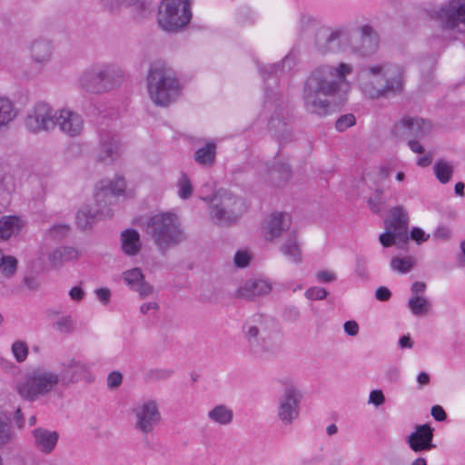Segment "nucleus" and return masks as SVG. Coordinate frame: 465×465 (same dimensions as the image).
Returning <instances> with one entry per match:
<instances>
[{"mask_svg":"<svg viewBox=\"0 0 465 465\" xmlns=\"http://www.w3.org/2000/svg\"><path fill=\"white\" fill-rule=\"evenodd\" d=\"M434 429L429 424L417 425L406 440L410 449L414 452L429 451L436 448L433 441Z\"/></svg>","mask_w":465,"mask_h":465,"instance_id":"21","label":"nucleus"},{"mask_svg":"<svg viewBox=\"0 0 465 465\" xmlns=\"http://www.w3.org/2000/svg\"><path fill=\"white\" fill-rule=\"evenodd\" d=\"M302 393L292 384H285L277 401V417L283 425H291L300 415Z\"/></svg>","mask_w":465,"mask_h":465,"instance_id":"12","label":"nucleus"},{"mask_svg":"<svg viewBox=\"0 0 465 465\" xmlns=\"http://www.w3.org/2000/svg\"><path fill=\"white\" fill-rule=\"evenodd\" d=\"M355 117L351 114H344L340 116L335 124V127L339 132H343L349 127L355 124Z\"/></svg>","mask_w":465,"mask_h":465,"instance_id":"52","label":"nucleus"},{"mask_svg":"<svg viewBox=\"0 0 465 465\" xmlns=\"http://www.w3.org/2000/svg\"><path fill=\"white\" fill-rule=\"evenodd\" d=\"M19 219L16 216H4L0 219V238L9 239L19 231Z\"/></svg>","mask_w":465,"mask_h":465,"instance_id":"37","label":"nucleus"},{"mask_svg":"<svg viewBox=\"0 0 465 465\" xmlns=\"http://www.w3.org/2000/svg\"><path fill=\"white\" fill-rule=\"evenodd\" d=\"M379 240L383 247L397 245L399 248L403 249L406 245L403 243H399V237L396 232L387 229L383 233L380 235Z\"/></svg>","mask_w":465,"mask_h":465,"instance_id":"49","label":"nucleus"},{"mask_svg":"<svg viewBox=\"0 0 465 465\" xmlns=\"http://www.w3.org/2000/svg\"><path fill=\"white\" fill-rule=\"evenodd\" d=\"M122 278L132 291L139 294L141 299L151 296L154 292V287L145 281L143 271L138 267L124 271Z\"/></svg>","mask_w":465,"mask_h":465,"instance_id":"24","label":"nucleus"},{"mask_svg":"<svg viewBox=\"0 0 465 465\" xmlns=\"http://www.w3.org/2000/svg\"><path fill=\"white\" fill-rule=\"evenodd\" d=\"M77 256L78 252L74 247L62 246L51 252L48 256V260L51 266L58 268L62 266L64 262L75 259Z\"/></svg>","mask_w":465,"mask_h":465,"instance_id":"34","label":"nucleus"},{"mask_svg":"<svg viewBox=\"0 0 465 465\" xmlns=\"http://www.w3.org/2000/svg\"><path fill=\"white\" fill-rule=\"evenodd\" d=\"M34 446L42 453H51L59 440V433L55 430H49L47 429L39 427L32 432Z\"/></svg>","mask_w":465,"mask_h":465,"instance_id":"25","label":"nucleus"},{"mask_svg":"<svg viewBox=\"0 0 465 465\" xmlns=\"http://www.w3.org/2000/svg\"><path fill=\"white\" fill-rule=\"evenodd\" d=\"M173 371L170 369H152L144 374V380L147 382H153L158 381H165L171 378Z\"/></svg>","mask_w":465,"mask_h":465,"instance_id":"46","label":"nucleus"},{"mask_svg":"<svg viewBox=\"0 0 465 465\" xmlns=\"http://www.w3.org/2000/svg\"><path fill=\"white\" fill-rule=\"evenodd\" d=\"M250 259L247 252L238 251L234 255V264L239 268H244L249 264Z\"/></svg>","mask_w":465,"mask_h":465,"instance_id":"57","label":"nucleus"},{"mask_svg":"<svg viewBox=\"0 0 465 465\" xmlns=\"http://www.w3.org/2000/svg\"><path fill=\"white\" fill-rule=\"evenodd\" d=\"M270 181L275 186H281L291 177V169L289 165L280 163H276L268 170Z\"/></svg>","mask_w":465,"mask_h":465,"instance_id":"36","label":"nucleus"},{"mask_svg":"<svg viewBox=\"0 0 465 465\" xmlns=\"http://www.w3.org/2000/svg\"><path fill=\"white\" fill-rule=\"evenodd\" d=\"M192 18L190 0H163L159 7L158 23L168 32L185 26Z\"/></svg>","mask_w":465,"mask_h":465,"instance_id":"11","label":"nucleus"},{"mask_svg":"<svg viewBox=\"0 0 465 465\" xmlns=\"http://www.w3.org/2000/svg\"><path fill=\"white\" fill-rule=\"evenodd\" d=\"M54 47L52 42L39 38L32 42L30 46L31 57L36 64H46L53 55Z\"/></svg>","mask_w":465,"mask_h":465,"instance_id":"30","label":"nucleus"},{"mask_svg":"<svg viewBox=\"0 0 465 465\" xmlns=\"http://www.w3.org/2000/svg\"><path fill=\"white\" fill-rule=\"evenodd\" d=\"M408 307L415 316L424 315L428 312L430 303L423 296H411L408 302Z\"/></svg>","mask_w":465,"mask_h":465,"instance_id":"41","label":"nucleus"},{"mask_svg":"<svg viewBox=\"0 0 465 465\" xmlns=\"http://www.w3.org/2000/svg\"><path fill=\"white\" fill-rule=\"evenodd\" d=\"M59 382L58 373L37 368L17 383L16 391L23 400L33 402L50 393Z\"/></svg>","mask_w":465,"mask_h":465,"instance_id":"8","label":"nucleus"},{"mask_svg":"<svg viewBox=\"0 0 465 465\" xmlns=\"http://www.w3.org/2000/svg\"><path fill=\"white\" fill-rule=\"evenodd\" d=\"M360 39L352 43L349 41L348 50L358 56L365 57L373 54L379 47V35L370 25H362L358 27Z\"/></svg>","mask_w":465,"mask_h":465,"instance_id":"18","label":"nucleus"},{"mask_svg":"<svg viewBox=\"0 0 465 465\" xmlns=\"http://www.w3.org/2000/svg\"><path fill=\"white\" fill-rule=\"evenodd\" d=\"M242 332L250 352L259 355L270 351L271 347L265 335V329L246 322L242 327Z\"/></svg>","mask_w":465,"mask_h":465,"instance_id":"22","label":"nucleus"},{"mask_svg":"<svg viewBox=\"0 0 465 465\" xmlns=\"http://www.w3.org/2000/svg\"><path fill=\"white\" fill-rule=\"evenodd\" d=\"M301 312L298 307L294 305H288L284 308L282 318L287 322H295L299 320Z\"/></svg>","mask_w":465,"mask_h":465,"instance_id":"53","label":"nucleus"},{"mask_svg":"<svg viewBox=\"0 0 465 465\" xmlns=\"http://www.w3.org/2000/svg\"><path fill=\"white\" fill-rule=\"evenodd\" d=\"M298 63L295 52L291 51L278 63L262 65L259 72L265 84L264 104L262 114L268 120L271 128L285 125L287 107L282 95L274 92L282 74L292 71Z\"/></svg>","mask_w":465,"mask_h":465,"instance_id":"2","label":"nucleus"},{"mask_svg":"<svg viewBox=\"0 0 465 465\" xmlns=\"http://www.w3.org/2000/svg\"><path fill=\"white\" fill-rule=\"evenodd\" d=\"M370 404L379 407L385 402V396L381 390H373L370 392L369 401Z\"/></svg>","mask_w":465,"mask_h":465,"instance_id":"56","label":"nucleus"},{"mask_svg":"<svg viewBox=\"0 0 465 465\" xmlns=\"http://www.w3.org/2000/svg\"><path fill=\"white\" fill-rule=\"evenodd\" d=\"M16 116V111L12 101L0 96V128L7 125Z\"/></svg>","mask_w":465,"mask_h":465,"instance_id":"38","label":"nucleus"},{"mask_svg":"<svg viewBox=\"0 0 465 465\" xmlns=\"http://www.w3.org/2000/svg\"><path fill=\"white\" fill-rule=\"evenodd\" d=\"M95 66L100 75L104 92L114 89L121 83L124 73L119 66L112 64H96Z\"/></svg>","mask_w":465,"mask_h":465,"instance_id":"26","label":"nucleus"},{"mask_svg":"<svg viewBox=\"0 0 465 465\" xmlns=\"http://www.w3.org/2000/svg\"><path fill=\"white\" fill-rule=\"evenodd\" d=\"M15 190V179L10 174H5L0 177V196L10 194Z\"/></svg>","mask_w":465,"mask_h":465,"instance_id":"51","label":"nucleus"},{"mask_svg":"<svg viewBox=\"0 0 465 465\" xmlns=\"http://www.w3.org/2000/svg\"><path fill=\"white\" fill-rule=\"evenodd\" d=\"M391 267L392 270L401 273H407L413 267V262L411 257H396L391 261Z\"/></svg>","mask_w":465,"mask_h":465,"instance_id":"48","label":"nucleus"},{"mask_svg":"<svg viewBox=\"0 0 465 465\" xmlns=\"http://www.w3.org/2000/svg\"><path fill=\"white\" fill-rule=\"evenodd\" d=\"M177 186L178 196L181 199L185 200L191 197L193 188L189 176L185 173H183L179 177Z\"/></svg>","mask_w":465,"mask_h":465,"instance_id":"44","label":"nucleus"},{"mask_svg":"<svg viewBox=\"0 0 465 465\" xmlns=\"http://www.w3.org/2000/svg\"><path fill=\"white\" fill-rule=\"evenodd\" d=\"M344 331L349 336H356L359 332V325L355 321H347L344 325Z\"/></svg>","mask_w":465,"mask_h":465,"instance_id":"64","label":"nucleus"},{"mask_svg":"<svg viewBox=\"0 0 465 465\" xmlns=\"http://www.w3.org/2000/svg\"><path fill=\"white\" fill-rule=\"evenodd\" d=\"M352 65L340 63L338 65L321 64L313 68L303 83L302 100L307 111L326 115L331 98L348 85L347 75L352 73Z\"/></svg>","mask_w":465,"mask_h":465,"instance_id":"1","label":"nucleus"},{"mask_svg":"<svg viewBox=\"0 0 465 465\" xmlns=\"http://www.w3.org/2000/svg\"><path fill=\"white\" fill-rule=\"evenodd\" d=\"M146 233L162 254L180 244L185 234L175 213H162L152 216L146 225Z\"/></svg>","mask_w":465,"mask_h":465,"instance_id":"5","label":"nucleus"},{"mask_svg":"<svg viewBox=\"0 0 465 465\" xmlns=\"http://www.w3.org/2000/svg\"><path fill=\"white\" fill-rule=\"evenodd\" d=\"M193 157L198 164L203 166H212L215 163L216 143L210 142L203 147L197 149Z\"/></svg>","mask_w":465,"mask_h":465,"instance_id":"35","label":"nucleus"},{"mask_svg":"<svg viewBox=\"0 0 465 465\" xmlns=\"http://www.w3.org/2000/svg\"><path fill=\"white\" fill-rule=\"evenodd\" d=\"M409 237L416 241L418 243H421L429 239V234L426 235L424 231L419 227H413L411 230Z\"/></svg>","mask_w":465,"mask_h":465,"instance_id":"59","label":"nucleus"},{"mask_svg":"<svg viewBox=\"0 0 465 465\" xmlns=\"http://www.w3.org/2000/svg\"><path fill=\"white\" fill-rule=\"evenodd\" d=\"M59 382L58 373L37 368L17 383L16 391L23 400L33 402L50 393Z\"/></svg>","mask_w":465,"mask_h":465,"instance_id":"9","label":"nucleus"},{"mask_svg":"<svg viewBox=\"0 0 465 465\" xmlns=\"http://www.w3.org/2000/svg\"><path fill=\"white\" fill-rule=\"evenodd\" d=\"M125 182L121 176L114 181H101L95 186L94 200L97 209L93 210L84 206L76 214L77 226L82 230L90 228L98 218H107L113 215L108 207L116 203L117 197L124 193Z\"/></svg>","mask_w":465,"mask_h":465,"instance_id":"3","label":"nucleus"},{"mask_svg":"<svg viewBox=\"0 0 465 465\" xmlns=\"http://www.w3.org/2000/svg\"><path fill=\"white\" fill-rule=\"evenodd\" d=\"M281 251L292 262H300L302 261L301 250L294 234H292V236L286 240L282 245Z\"/></svg>","mask_w":465,"mask_h":465,"instance_id":"39","label":"nucleus"},{"mask_svg":"<svg viewBox=\"0 0 465 465\" xmlns=\"http://www.w3.org/2000/svg\"><path fill=\"white\" fill-rule=\"evenodd\" d=\"M351 28L347 25L321 26L315 31L314 47L321 54L348 51Z\"/></svg>","mask_w":465,"mask_h":465,"instance_id":"10","label":"nucleus"},{"mask_svg":"<svg viewBox=\"0 0 465 465\" xmlns=\"http://www.w3.org/2000/svg\"><path fill=\"white\" fill-rule=\"evenodd\" d=\"M384 377L390 383H396L400 381L401 371L399 367L391 365L384 371Z\"/></svg>","mask_w":465,"mask_h":465,"instance_id":"55","label":"nucleus"},{"mask_svg":"<svg viewBox=\"0 0 465 465\" xmlns=\"http://www.w3.org/2000/svg\"><path fill=\"white\" fill-rule=\"evenodd\" d=\"M69 230L70 227L65 223L54 224L48 230V236L54 240H60L68 234Z\"/></svg>","mask_w":465,"mask_h":465,"instance_id":"50","label":"nucleus"},{"mask_svg":"<svg viewBox=\"0 0 465 465\" xmlns=\"http://www.w3.org/2000/svg\"><path fill=\"white\" fill-rule=\"evenodd\" d=\"M366 260L365 258L359 256L356 260V274L359 277L364 278L366 277Z\"/></svg>","mask_w":465,"mask_h":465,"instance_id":"63","label":"nucleus"},{"mask_svg":"<svg viewBox=\"0 0 465 465\" xmlns=\"http://www.w3.org/2000/svg\"><path fill=\"white\" fill-rule=\"evenodd\" d=\"M146 81L149 97L157 106H169L177 100L182 91L175 73L162 63L150 66Z\"/></svg>","mask_w":465,"mask_h":465,"instance_id":"4","label":"nucleus"},{"mask_svg":"<svg viewBox=\"0 0 465 465\" xmlns=\"http://www.w3.org/2000/svg\"><path fill=\"white\" fill-rule=\"evenodd\" d=\"M92 364L76 358H70L62 362L60 381L64 386L85 381L91 383L94 376L91 372Z\"/></svg>","mask_w":465,"mask_h":465,"instance_id":"16","label":"nucleus"},{"mask_svg":"<svg viewBox=\"0 0 465 465\" xmlns=\"http://www.w3.org/2000/svg\"><path fill=\"white\" fill-rule=\"evenodd\" d=\"M135 417L134 428L143 435H148L161 421L158 405L153 400H146L137 403L132 410Z\"/></svg>","mask_w":465,"mask_h":465,"instance_id":"15","label":"nucleus"},{"mask_svg":"<svg viewBox=\"0 0 465 465\" xmlns=\"http://www.w3.org/2000/svg\"><path fill=\"white\" fill-rule=\"evenodd\" d=\"M291 216L286 213H277L271 215L266 227V239L272 241L278 238L291 226Z\"/></svg>","mask_w":465,"mask_h":465,"instance_id":"27","label":"nucleus"},{"mask_svg":"<svg viewBox=\"0 0 465 465\" xmlns=\"http://www.w3.org/2000/svg\"><path fill=\"white\" fill-rule=\"evenodd\" d=\"M99 144L98 161L113 163L121 156L123 146L115 133L105 129L101 130Z\"/></svg>","mask_w":465,"mask_h":465,"instance_id":"20","label":"nucleus"},{"mask_svg":"<svg viewBox=\"0 0 465 465\" xmlns=\"http://www.w3.org/2000/svg\"><path fill=\"white\" fill-rule=\"evenodd\" d=\"M56 114L57 111L54 110L48 104L39 102L28 113L25 126L33 133L52 130L55 127Z\"/></svg>","mask_w":465,"mask_h":465,"instance_id":"17","label":"nucleus"},{"mask_svg":"<svg viewBox=\"0 0 465 465\" xmlns=\"http://www.w3.org/2000/svg\"><path fill=\"white\" fill-rule=\"evenodd\" d=\"M271 289L270 283L264 280H249L238 290V296L252 300L269 293Z\"/></svg>","mask_w":465,"mask_h":465,"instance_id":"28","label":"nucleus"},{"mask_svg":"<svg viewBox=\"0 0 465 465\" xmlns=\"http://www.w3.org/2000/svg\"><path fill=\"white\" fill-rule=\"evenodd\" d=\"M386 201L382 196V190L377 189L368 200V206L371 212L381 213L385 208Z\"/></svg>","mask_w":465,"mask_h":465,"instance_id":"47","label":"nucleus"},{"mask_svg":"<svg viewBox=\"0 0 465 465\" xmlns=\"http://www.w3.org/2000/svg\"><path fill=\"white\" fill-rule=\"evenodd\" d=\"M432 128L430 121L419 118L405 116L394 124L391 134L400 141H410L411 139H422L427 136Z\"/></svg>","mask_w":465,"mask_h":465,"instance_id":"14","label":"nucleus"},{"mask_svg":"<svg viewBox=\"0 0 465 465\" xmlns=\"http://www.w3.org/2000/svg\"><path fill=\"white\" fill-rule=\"evenodd\" d=\"M202 199L210 203V216L221 225L235 223L247 209L242 199L224 189L217 191L213 197H203Z\"/></svg>","mask_w":465,"mask_h":465,"instance_id":"7","label":"nucleus"},{"mask_svg":"<svg viewBox=\"0 0 465 465\" xmlns=\"http://www.w3.org/2000/svg\"><path fill=\"white\" fill-rule=\"evenodd\" d=\"M17 268V260L14 256H6L0 249V269L5 277H12Z\"/></svg>","mask_w":465,"mask_h":465,"instance_id":"42","label":"nucleus"},{"mask_svg":"<svg viewBox=\"0 0 465 465\" xmlns=\"http://www.w3.org/2000/svg\"><path fill=\"white\" fill-rule=\"evenodd\" d=\"M14 437L9 419L0 412V445L8 443Z\"/></svg>","mask_w":465,"mask_h":465,"instance_id":"43","label":"nucleus"},{"mask_svg":"<svg viewBox=\"0 0 465 465\" xmlns=\"http://www.w3.org/2000/svg\"><path fill=\"white\" fill-rule=\"evenodd\" d=\"M97 299L104 305H106L111 299V291L107 288H99L95 290Z\"/></svg>","mask_w":465,"mask_h":465,"instance_id":"61","label":"nucleus"},{"mask_svg":"<svg viewBox=\"0 0 465 465\" xmlns=\"http://www.w3.org/2000/svg\"><path fill=\"white\" fill-rule=\"evenodd\" d=\"M453 172V165L445 160L440 159L434 165V174L441 183H447L450 180Z\"/></svg>","mask_w":465,"mask_h":465,"instance_id":"40","label":"nucleus"},{"mask_svg":"<svg viewBox=\"0 0 465 465\" xmlns=\"http://www.w3.org/2000/svg\"><path fill=\"white\" fill-rule=\"evenodd\" d=\"M366 71L370 76L381 77L384 82L381 87H373L370 91L365 89L371 98L389 97L402 93L406 74L402 65L386 62L371 65Z\"/></svg>","mask_w":465,"mask_h":465,"instance_id":"6","label":"nucleus"},{"mask_svg":"<svg viewBox=\"0 0 465 465\" xmlns=\"http://www.w3.org/2000/svg\"><path fill=\"white\" fill-rule=\"evenodd\" d=\"M391 292L387 287L381 286V287L377 288V290L375 292V298L378 301L387 302L391 299Z\"/></svg>","mask_w":465,"mask_h":465,"instance_id":"62","label":"nucleus"},{"mask_svg":"<svg viewBox=\"0 0 465 465\" xmlns=\"http://www.w3.org/2000/svg\"><path fill=\"white\" fill-rule=\"evenodd\" d=\"M430 414L437 421H444L447 419L446 411L440 405L432 406Z\"/></svg>","mask_w":465,"mask_h":465,"instance_id":"60","label":"nucleus"},{"mask_svg":"<svg viewBox=\"0 0 465 465\" xmlns=\"http://www.w3.org/2000/svg\"><path fill=\"white\" fill-rule=\"evenodd\" d=\"M79 84L81 88L88 93H104V88L95 65L88 68L81 74Z\"/></svg>","mask_w":465,"mask_h":465,"instance_id":"29","label":"nucleus"},{"mask_svg":"<svg viewBox=\"0 0 465 465\" xmlns=\"http://www.w3.org/2000/svg\"><path fill=\"white\" fill-rule=\"evenodd\" d=\"M328 292L322 287H311L305 292V297L309 300L320 301L326 298Z\"/></svg>","mask_w":465,"mask_h":465,"instance_id":"54","label":"nucleus"},{"mask_svg":"<svg viewBox=\"0 0 465 465\" xmlns=\"http://www.w3.org/2000/svg\"><path fill=\"white\" fill-rule=\"evenodd\" d=\"M123 381V375L119 371H112L107 377V385L111 389L117 388Z\"/></svg>","mask_w":465,"mask_h":465,"instance_id":"58","label":"nucleus"},{"mask_svg":"<svg viewBox=\"0 0 465 465\" xmlns=\"http://www.w3.org/2000/svg\"><path fill=\"white\" fill-rule=\"evenodd\" d=\"M121 245L125 254L129 256L136 255L142 248L139 232L134 229L123 231L121 233Z\"/></svg>","mask_w":465,"mask_h":465,"instance_id":"32","label":"nucleus"},{"mask_svg":"<svg viewBox=\"0 0 465 465\" xmlns=\"http://www.w3.org/2000/svg\"><path fill=\"white\" fill-rule=\"evenodd\" d=\"M233 411L225 404H217L207 412V418L219 426H228L233 420Z\"/></svg>","mask_w":465,"mask_h":465,"instance_id":"33","label":"nucleus"},{"mask_svg":"<svg viewBox=\"0 0 465 465\" xmlns=\"http://www.w3.org/2000/svg\"><path fill=\"white\" fill-rule=\"evenodd\" d=\"M104 5L109 10H114L121 5L132 6L140 16H145L153 9L150 0H102Z\"/></svg>","mask_w":465,"mask_h":465,"instance_id":"31","label":"nucleus"},{"mask_svg":"<svg viewBox=\"0 0 465 465\" xmlns=\"http://www.w3.org/2000/svg\"><path fill=\"white\" fill-rule=\"evenodd\" d=\"M11 351L15 361L21 363L27 359L29 348L25 341L17 340L12 344Z\"/></svg>","mask_w":465,"mask_h":465,"instance_id":"45","label":"nucleus"},{"mask_svg":"<svg viewBox=\"0 0 465 465\" xmlns=\"http://www.w3.org/2000/svg\"><path fill=\"white\" fill-rule=\"evenodd\" d=\"M384 224L387 230L396 232L399 237V243L407 244L410 240L408 233L409 216L403 206L398 205L391 208Z\"/></svg>","mask_w":465,"mask_h":465,"instance_id":"19","label":"nucleus"},{"mask_svg":"<svg viewBox=\"0 0 465 465\" xmlns=\"http://www.w3.org/2000/svg\"><path fill=\"white\" fill-rule=\"evenodd\" d=\"M55 126H58L63 134L70 137H76L81 134L84 129V120L80 114L74 111L61 109L57 111Z\"/></svg>","mask_w":465,"mask_h":465,"instance_id":"23","label":"nucleus"},{"mask_svg":"<svg viewBox=\"0 0 465 465\" xmlns=\"http://www.w3.org/2000/svg\"><path fill=\"white\" fill-rule=\"evenodd\" d=\"M435 18L444 30L465 33V0H450L435 12Z\"/></svg>","mask_w":465,"mask_h":465,"instance_id":"13","label":"nucleus"}]
</instances>
